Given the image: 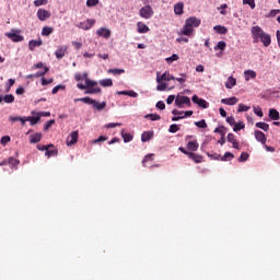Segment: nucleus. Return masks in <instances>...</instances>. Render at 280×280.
<instances>
[{"mask_svg": "<svg viewBox=\"0 0 280 280\" xmlns=\"http://www.w3.org/2000/svg\"><path fill=\"white\" fill-rule=\"evenodd\" d=\"M54 34V27L51 26H44L42 28V36H51Z\"/></svg>", "mask_w": 280, "mask_h": 280, "instance_id": "nucleus-28", "label": "nucleus"}, {"mask_svg": "<svg viewBox=\"0 0 280 280\" xmlns=\"http://www.w3.org/2000/svg\"><path fill=\"white\" fill-rule=\"evenodd\" d=\"M195 126H197V128H207V120L201 119L199 121H196Z\"/></svg>", "mask_w": 280, "mask_h": 280, "instance_id": "nucleus-49", "label": "nucleus"}, {"mask_svg": "<svg viewBox=\"0 0 280 280\" xmlns=\"http://www.w3.org/2000/svg\"><path fill=\"white\" fill-rule=\"evenodd\" d=\"M165 89H167V83H159V85L156 86L158 91H165Z\"/></svg>", "mask_w": 280, "mask_h": 280, "instance_id": "nucleus-61", "label": "nucleus"}, {"mask_svg": "<svg viewBox=\"0 0 280 280\" xmlns=\"http://www.w3.org/2000/svg\"><path fill=\"white\" fill-rule=\"evenodd\" d=\"M14 79H9L8 83H7V93H10V89H12V86H14Z\"/></svg>", "mask_w": 280, "mask_h": 280, "instance_id": "nucleus-54", "label": "nucleus"}, {"mask_svg": "<svg viewBox=\"0 0 280 280\" xmlns=\"http://www.w3.org/2000/svg\"><path fill=\"white\" fill-rule=\"evenodd\" d=\"M148 161H154V154L153 153H149L143 158V160H142L143 167H145V164L148 163Z\"/></svg>", "mask_w": 280, "mask_h": 280, "instance_id": "nucleus-37", "label": "nucleus"}, {"mask_svg": "<svg viewBox=\"0 0 280 280\" xmlns=\"http://www.w3.org/2000/svg\"><path fill=\"white\" fill-rule=\"evenodd\" d=\"M80 25L82 30H91L95 25V20H88L86 23H81Z\"/></svg>", "mask_w": 280, "mask_h": 280, "instance_id": "nucleus-29", "label": "nucleus"}, {"mask_svg": "<svg viewBox=\"0 0 280 280\" xmlns=\"http://www.w3.org/2000/svg\"><path fill=\"white\" fill-rule=\"evenodd\" d=\"M237 102H240V98H237L235 96L221 100V104H225L226 106H235V104H237Z\"/></svg>", "mask_w": 280, "mask_h": 280, "instance_id": "nucleus-14", "label": "nucleus"}, {"mask_svg": "<svg viewBox=\"0 0 280 280\" xmlns=\"http://www.w3.org/2000/svg\"><path fill=\"white\" fill-rule=\"evenodd\" d=\"M200 23H201L200 19L196 16H190L186 19L185 25L180 30V34L183 36H189V37L194 36V27H200Z\"/></svg>", "mask_w": 280, "mask_h": 280, "instance_id": "nucleus-1", "label": "nucleus"}, {"mask_svg": "<svg viewBox=\"0 0 280 280\" xmlns=\"http://www.w3.org/2000/svg\"><path fill=\"white\" fill-rule=\"evenodd\" d=\"M139 16L147 20L152 19L154 16V10L150 4H147L139 10Z\"/></svg>", "mask_w": 280, "mask_h": 280, "instance_id": "nucleus-4", "label": "nucleus"}, {"mask_svg": "<svg viewBox=\"0 0 280 280\" xmlns=\"http://www.w3.org/2000/svg\"><path fill=\"white\" fill-rule=\"evenodd\" d=\"M100 3V0H86L88 8H95Z\"/></svg>", "mask_w": 280, "mask_h": 280, "instance_id": "nucleus-52", "label": "nucleus"}, {"mask_svg": "<svg viewBox=\"0 0 280 280\" xmlns=\"http://www.w3.org/2000/svg\"><path fill=\"white\" fill-rule=\"evenodd\" d=\"M144 117L145 119H150L151 121H161V115L159 114H148Z\"/></svg>", "mask_w": 280, "mask_h": 280, "instance_id": "nucleus-31", "label": "nucleus"}, {"mask_svg": "<svg viewBox=\"0 0 280 280\" xmlns=\"http://www.w3.org/2000/svg\"><path fill=\"white\" fill-rule=\"evenodd\" d=\"M185 4L183 2H178L174 5V12L177 16H182L184 14Z\"/></svg>", "mask_w": 280, "mask_h": 280, "instance_id": "nucleus-20", "label": "nucleus"}, {"mask_svg": "<svg viewBox=\"0 0 280 280\" xmlns=\"http://www.w3.org/2000/svg\"><path fill=\"white\" fill-rule=\"evenodd\" d=\"M7 38H10L13 43H21L24 40V37L21 35V31L19 30H11L10 33H4Z\"/></svg>", "mask_w": 280, "mask_h": 280, "instance_id": "nucleus-5", "label": "nucleus"}, {"mask_svg": "<svg viewBox=\"0 0 280 280\" xmlns=\"http://www.w3.org/2000/svg\"><path fill=\"white\" fill-rule=\"evenodd\" d=\"M51 82H54V79H45L42 78V86H47V84H51Z\"/></svg>", "mask_w": 280, "mask_h": 280, "instance_id": "nucleus-59", "label": "nucleus"}, {"mask_svg": "<svg viewBox=\"0 0 280 280\" xmlns=\"http://www.w3.org/2000/svg\"><path fill=\"white\" fill-rule=\"evenodd\" d=\"M214 132H218L219 135H222V137H224V126L217 127L214 129Z\"/></svg>", "mask_w": 280, "mask_h": 280, "instance_id": "nucleus-62", "label": "nucleus"}, {"mask_svg": "<svg viewBox=\"0 0 280 280\" xmlns=\"http://www.w3.org/2000/svg\"><path fill=\"white\" fill-rule=\"evenodd\" d=\"M249 154L246 152H242L241 156L238 158L240 163H244L247 159H249Z\"/></svg>", "mask_w": 280, "mask_h": 280, "instance_id": "nucleus-50", "label": "nucleus"}, {"mask_svg": "<svg viewBox=\"0 0 280 280\" xmlns=\"http://www.w3.org/2000/svg\"><path fill=\"white\" fill-rule=\"evenodd\" d=\"M48 148H54V144H48V145H37V150H39L40 152H47Z\"/></svg>", "mask_w": 280, "mask_h": 280, "instance_id": "nucleus-53", "label": "nucleus"}, {"mask_svg": "<svg viewBox=\"0 0 280 280\" xmlns=\"http://www.w3.org/2000/svg\"><path fill=\"white\" fill-rule=\"evenodd\" d=\"M2 100L5 104H13L14 96L12 94H7L2 97Z\"/></svg>", "mask_w": 280, "mask_h": 280, "instance_id": "nucleus-36", "label": "nucleus"}, {"mask_svg": "<svg viewBox=\"0 0 280 280\" xmlns=\"http://www.w3.org/2000/svg\"><path fill=\"white\" fill-rule=\"evenodd\" d=\"M244 128H246V125H244V122L241 121L237 124L235 122L233 130H234V132H240V130H244Z\"/></svg>", "mask_w": 280, "mask_h": 280, "instance_id": "nucleus-35", "label": "nucleus"}, {"mask_svg": "<svg viewBox=\"0 0 280 280\" xmlns=\"http://www.w3.org/2000/svg\"><path fill=\"white\" fill-rule=\"evenodd\" d=\"M58 155V150L48 148L45 152V156L50 159V156H57Z\"/></svg>", "mask_w": 280, "mask_h": 280, "instance_id": "nucleus-32", "label": "nucleus"}, {"mask_svg": "<svg viewBox=\"0 0 280 280\" xmlns=\"http://www.w3.org/2000/svg\"><path fill=\"white\" fill-rule=\"evenodd\" d=\"M198 148H200V144H198V140L189 141L187 143V150L190 152H198Z\"/></svg>", "mask_w": 280, "mask_h": 280, "instance_id": "nucleus-21", "label": "nucleus"}, {"mask_svg": "<svg viewBox=\"0 0 280 280\" xmlns=\"http://www.w3.org/2000/svg\"><path fill=\"white\" fill-rule=\"evenodd\" d=\"M108 138L100 136L97 139L93 140L92 143H102V141H107Z\"/></svg>", "mask_w": 280, "mask_h": 280, "instance_id": "nucleus-60", "label": "nucleus"}, {"mask_svg": "<svg viewBox=\"0 0 280 280\" xmlns=\"http://www.w3.org/2000/svg\"><path fill=\"white\" fill-rule=\"evenodd\" d=\"M8 163L11 167H16V165H19V163H21V162L15 158H10Z\"/></svg>", "mask_w": 280, "mask_h": 280, "instance_id": "nucleus-46", "label": "nucleus"}, {"mask_svg": "<svg viewBox=\"0 0 280 280\" xmlns=\"http://www.w3.org/2000/svg\"><path fill=\"white\" fill-rule=\"evenodd\" d=\"M54 124H56V120H54V119L48 120V121L44 125V130H49V129L54 126Z\"/></svg>", "mask_w": 280, "mask_h": 280, "instance_id": "nucleus-51", "label": "nucleus"}, {"mask_svg": "<svg viewBox=\"0 0 280 280\" xmlns=\"http://www.w3.org/2000/svg\"><path fill=\"white\" fill-rule=\"evenodd\" d=\"M228 141L229 143H232V148H234L235 150H240V142H237V139L233 133L228 135Z\"/></svg>", "mask_w": 280, "mask_h": 280, "instance_id": "nucleus-16", "label": "nucleus"}, {"mask_svg": "<svg viewBox=\"0 0 280 280\" xmlns=\"http://www.w3.org/2000/svg\"><path fill=\"white\" fill-rule=\"evenodd\" d=\"M27 121H30L31 126H36V124L40 121V117L27 116Z\"/></svg>", "mask_w": 280, "mask_h": 280, "instance_id": "nucleus-34", "label": "nucleus"}, {"mask_svg": "<svg viewBox=\"0 0 280 280\" xmlns=\"http://www.w3.org/2000/svg\"><path fill=\"white\" fill-rule=\"evenodd\" d=\"M235 159V155L231 152H225L224 155L221 156V161H231Z\"/></svg>", "mask_w": 280, "mask_h": 280, "instance_id": "nucleus-39", "label": "nucleus"}, {"mask_svg": "<svg viewBox=\"0 0 280 280\" xmlns=\"http://www.w3.org/2000/svg\"><path fill=\"white\" fill-rule=\"evenodd\" d=\"M78 143V131H72L67 138V145H75Z\"/></svg>", "mask_w": 280, "mask_h": 280, "instance_id": "nucleus-13", "label": "nucleus"}, {"mask_svg": "<svg viewBox=\"0 0 280 280\" xmlns=\"http://www.w3.org/2000/svg\"><path fill=\"white\" fill-rule=\"evenodd\" d=\"M74 102H83V104H91L96 110H104L106 108V102H97L89 96L75 98Z\"/></svg>", "mask_w": 280, "mask_h": 280, "instance_id": "nucleus-3", "label": "nucleus"}, {"mask_svg": "<svg viewBox=\"0 0 280 280\" xmlns=\"http://www.w3.org/2000/svg\"><path fill=\"white\" fill-rule=\"evenodd\" d=\"M137 30L138 34H148V32H150V27H148L143 22L137 23Z\"/></svg>", "mask_w": 280, "mask_h": 280, "instance_id": "nucleus-18", "label": "nucleus"}, {"mask_svg": "<svg viewBox=\"0 0 280 280\" xmlns=\"http://www.w3.org/2000/svg\"><path fill=\"white\" fill-rule=\"evenodd\" d=\"M184 104L186 106H191V100L188 96H180V95H178L175 98V106H177L178 108H183Z\"/></svg>", "mask_w": 280, "mask_h": 280, "instance_id": "nucleus-6", "label": "nucleus"}, {"mask_svg": "<svg viewBox=\"0 0 280 280\" xmlns=\"http://www.w3.org/2000/svg\"><path fill=\"white\" fill-rule=\"evenodd\" d=\"M82 79L85 80L88 90L85 91L86 95H95V93H102V89L97 88V81H92L89 79V73L81 74Z\"/></svg>", "mask_w": 280, "mask_h": 280, "instance_id": "nucleus-2", "label": "nucleus"}, {"mask_svg": "<svg viewBox=\"0 0 280 280\" xmlns=\"http://www.w3.org/2000/svg\"><path fill=\"white\" fill-rule=\"evenodd\" d=\"M254 113L258 117H264V110L261 109V107H254Z\"/></svg>", "mask_w": 280, "mask_h": 280, "instance_id": "nucleus-56", "label": "nucleus"}, {"mask_svg": "<svg viewBox=\"0 0 280 280\" xmlns=\"http://www.w3.org/2000/svg\"><path fill=\"white\" fill-rule=\"evenodd\" d=\"M0 143H1L2 145H5V144L10 143V137H9V136L2 137V138L0 139Z\"/></svg>", "mask_w": 280, "mask_h": 280, "instance_id": "nucleus-57", "label": "nucleus"}, {"mask_svg": "<svg viewBox=\"0 0 280 280\" xmlns=\"http://www.w3.org/2000/svg\"><path fill=\"white\" fill-rule=\"evenodd\" d=\"M226 121L230 124V126H234L235 125V117L229 116V117H226Z\"/></svg>", "mask_w": 280, "mask_h": 280, "instance_id": "nucleus-64", "label": "nucleus"}, {"mask_svg": "<svg viewBox=\"0 0 280 280\" xmlns=\"http://www.w3.org/2000/svg\"><path fill=\"white\" fill-rule=\"evenodd\" d=\"M171 80H176V78L172 74H170V72H164L161 77H156V82L158 84H161V82H170Z\"/></svg>", "mask_w": 280, "mask_h": 280, "instance_id": "nucleus-8", "label": "nucleus"}, {"mask_svg": "<svg viewBox=\"0 0 280 280\" xmlns=\"http://www.w3.org/2000/svg\"><path fill=\"white\" fill-rule=\"evenodd\" d=\"M243 5H249L252 10L256 8L255 0H243Z\"/></svg>", "mask_w": 280, "mask_h": 280, "instance_id": "nucleus-45", "label": "nucleus"}, {"mask_svg": "<svg viewBox=\"0 0 280 280\" xmlns=\"http://www.w3.org/2000/svg\"><path fill=\"white\" fill-rule=\"evenodd\" d=\"M256 128H260V130L268 132V130H270V125H268V122H256Z\"/></svg>", "mask_w": 280, "mask_h": 280, "instance_id": "nucleus-30", "label": "nucleus"}, {"mask_svg": "<svg viewBox=\"0 0 280 280\" xmlns=\"http://www.w3.org/2000/svg\"><path fill=\"white\" fill-rule=\"evenodd\" d=\"M235 84H237V80L233 77H229L228 81L225 83V89H233V86H235Z\"/></svg>", "mask_w": 280, "mask_h": 280, "instance_id": "nucleus-27", "label": "nucleus"}, {"mask_svg": "<svg viewBox=\"0 0 280 280\" xmlns=\"http://www.w3.org/2000/svg\"><path fill=\"white\" fill-rule=\"evenodd\" d=\"M117 126H121V122H109L105 126V128L107 129L117 128Z\"/></svg>", "mask_w": 280, "mask_h": 280, "instance_id": "nucleus-58", "label": "nucleus"}, {"mask_svg": "<svg viewBox=\"0 0 280 280\" xmlns=\"http://www.w3.org/2000/svg\"><path fill=\"white\" fill-rule=\"evenodd\" d=\"M47 71H49V68L44 67V71L35 73L34 78H43V75H45V73H47Z\"/></svg>", "mask_w": 280, "mask_h": 280, "instance_id": "nucleus-55", "label": "nucleus"}, {"mask_svg": "<svg viewBox=\"0 0 280 280\" xmlns=\"http://www.w3.org/2000/svg\"><path fill=\"white\" fill-rule=\"evenodd\" d=\"M156 108H159L160 110H165V103L163 101L158 102Z\"/></svg>", "mask_w": 280, "mask_h": 280, "instance_id": "nucleus-63", "label": "nucleus"}, {"mask_svg": "<svg viewBox=\"0 0 280 280\" xmlns=\"http://www.w3.org/2000/svg\"><path fill=\"white\" fill-rule=\"evenodd\" d=\"M178 55L173 54L171 57L166 58L165 61L167 62V65H172V62H176V60H178Z\"/></svg>", "mask_w": 280, "mask_h": 280, "instance_id": "nucleus-41", "label": "nucleus"}, {"mask_svg": "<svg viewBox=\"0 0 280 280\" xmlns=\"http://www.w3.org/2000/svg\"><path fill=\"white\" fill-rule=\"evenodd\" d=\"M43 139V133L36 132L30 136V143H39Z\"/></svg>", "mask_w": 280, "mask_h": 280, "instance_id": "nucleus-23", "label": "nucleus"}, {"mask_svg": "<svg viewBox=\"0 0 280 280\" xmlns=\"http://www.w3.org/2000/svg\"><path fill=\"white\" fill-rule=\"evenodd\" d=\"M254 135H255L256 141H259V143H261L262 145H266V141H267L268 139L266 138V133H264V131H261V130H256V131L254 132Z\"/></svg>", "mask_w": 280, "mask_h": 280, "instance_id": "nucleus-11", "label": "nucleus"}, {"mask_svg": "<svg viewBox=\"0 0 280 280\" xmlns=\"http://www.w3.org/2000/svg\"><path fill=\"white\" fill-rule=\"evenodd\" d=\"M154 137V131H144L141 135V141L142 143H147V141H150Z\"/></svg>", "mask_w": 280, "mask_h": 280, "instance_id": "nucleus-22", "label": "nucleus"}, {"mask_svg": "<svg viewBox=\"0 0 280 280\" xmlns=\"http://www.w3.org/2000/svg\"><path fill=\"white\" fill-rule=\"evenodd\" d=\"M37 19H38V21L45 22L48 19H51V12L47 11V9H38L37 10Z\"/></svg>", "mask_w": 280, "mask_h": 280, "instance_id": "nucleus-7", "label": "nucleus"}, {"mask_svg": "<svg viewBox=\"0 0 280 280\" xmlns=\"http://www.w3.org/2000/svg\"><path fill=\"white\" fill-rule=\"evenodd\" d=\"M261 34H265L264 31L261 30V27H259V26L252 27V36H253L255 43H257V40H259Z\"/></svg>", "mask_w": 280, "mask_h": 280, "instance_id": "nucleus-10", "label": "nucleus"}, {"mask_svg": "<svg viewBox=\"0 0 280 280\" xmlns=\"http://www.w3.org/2000/svg\"><path fill=\"white\" fill-rule=\"evenodd\" d=\"M250 110V106L244 105V104H238V109L237 113H246Z\"/></svg>", "mask_w": 280, "mask_h": 280, "instance_id": "nucleus-42", "label": "nucleus"}, {"mask_svg": "<svg viewBox=\"0 0 280 280\" xmlns=\"http://www.w3.org/2000/svg\"><path fill=\"white\" fill-rule=\"evenodd\" d=\"M269 118L272 119V121H279L280 119L279 112L275 108L269 109Z\"/></svg>", "mask_w": 280, "mask_h": 280, "instance_id": "nucleus-24", "label": "nucleus"}, {"mask_svg": "<svg viewBox=\"0 0 280 280\" xmlns=\"http://www.w3.org/2000/svg\"><path fill=\"white\" fill-rule=\"evenodd\" d=\"M215 51L220 49L221 51H224L226 49V42H219L218 45L214 47Z\"/></svg>", "mask_w": 280, "mask_h": 280, "instance_id": "nucleus-44", "label": "nucleus"}, {"mask_svg": "<svg viewBox=\"0 0 280 280\" xmlns=\"http://www.w3.org/2000/svg\"><path fill=\"white\" fill-rule=\"evenodd\" d=\"M244 73H245L246 82H248L250 80V78L253 80H255V78H257V72H255V70H246Z\"/></svg>", "mask_w": 280, "mask_h": 280, "instance_id": "nucleus-26", "label": "nucleus"}, {"mask_svg": "<svg viewBox=\"0 0 280 280\" xmlns=\"http://www.w3.org/2000/svg\"><path fill=\"white\" fill-rule=\"evenodd\" d=\"M215 32H218V34H226V32H229V30L225 26H221V25H217L214 26Z\"/></svg>", "mask_w": 280, "mask_h": 280, "instance_id": "nucleus-40", "label": "nucleus"}, {"mask_svg": "<svg viewBox=\"0 0 280 280\" xmlns=\"http://www.w3.org/2000/svg\"><path fill=\"white\" fill-rule=\"evenodd\" d=\"M97 36H102L103 38H110V30L106 27H101L96 31Z\"/></svg>", "mask_w": 280, "mask_h": 280, "instance_id": "nucleus-17", "label": "nucleus"}, {"mask_svg": "<svg viewBox=\"0 0 280 280\" xmlns=\"http://www.w3.org/2000/svg\"><path fill=\"white\" fill-rule=\"evenodd\" d=\"M260 40H261L264 47H270V44L272 43V38L267 33L261 34Z\"/></svg>", "mask_w": 280, "mask_h": 280, "instance_id": "nucleus-15", "label": "nucleus"}, {"mask_svg": "<svg viewBox=\"0 0 280 280\" xmlns=\"http://www.w3.org/2000/svg\"><path fill=\"white\" fill-rule=\"evenodd\" d=\"M194 104H197V106H200V108H209V103H207L206 100L198 97V95L192 96Z\"/></svg>", "mask_w": 280, "mask_h": 280, "instance_id": "nucleus-9", "label": "nucleus"}, {"mask_svg": "<svg viewBox=\"0 0 280 280\" xmlns=\"http://www.w3.org/2000/svg\"><path fill=\"white\" fill-rule=\"evenodd\" d=\"M48 0H35L34 5L35 8H40V5H47Z\"/></svg>", "mask_w": 280, "mask_h": 280, "instance_id": "nucleus-48", "label": "nucleus"}, {"mask_svg": "<svg viewBox=\"0 0 280 280\" xmlns=\"http://www.w3.org/2000/svg\"><path fill=\"white\" fill-rule=\"evenodd\" d=\"M40 45H43V40L38 39V40H30L28 42V48L31 49V51H34V49H36V47H40Z\"/></svg>", "mask_w": 280, "mask_h": 280, "instance_id": "nucleus-25", "label": "nucleus"}, {"mask_svg": "<svg viewBox=\"0 0 280 280\" xmlns=\"http://www.w3.org/2000/svg\"><path fill=\"white\" fill-rule=\"evenodd\" d=\"M107 73H113V75H121V73H126L124 69H109Z\"/></svg>", "mask_w": 280, "mask_h": 280, "instance_id": "nucleus-38", "label": "nucleus"}, {"mask_svg": "<svg viewBox=\"0 0 280 280\" xmlns=\"http://www.w3.org/2000/svg\"><path fill=\"white\" fill-rule=\"evenodd\" d=\"M121 137L125 141V143H130V141H132V136L130 133H121Z\"/></svg>", "mask_w": 280, "mask_h": 280, "instance_id": "nucleus-47", "label": "nucleus"}, {"mask_svg": "<svg viewBox=\"0 0 280 280\" xmlns=\"http://www.w3.org/2000/svg\"><path fill=\"white\" fill-rule=\"evenodd\" d=\"M67 46H59L58 49L55 51V56L57 60H62L65 58V55L67 54Z\"/></svg>", "mask_w": 280, "mask_h": 280, "instance_id": "nucleus-12", "label": "nucleus"}, {"mask_svg": "<svg viewBox=\"0 0 280 280\" xmlns=\"http://www.w3.org/2000/svg\"><path fill=\"white\" fill-rule=\"evenodd\" d=\"M98 84L104 88L113 86V79H103V80L98 81Z\"/></svg>", "mask_w": 280, "mask_h": 280, "instance_id": "nucleus-33", "label": "nucleus"}, {"mask_svg": "<svg viewBox=\"0 0 280 280\" xmlns=\"http://www.w3.org/2000/svg\"><path fill=\"white\" fill-rule=\"evenodd\" d=\"M178 130H180V127L176 124L171 125L170 128H168V132H171L173 135L178 132Z\"/></svg>", "mask_w": 280, "mask_h": 280, "instance_id": "nucleus-43", "label": "nucleus"}, {"mask_svg": "<svg viewBox=\"0 0 280 280\" xmlns=\"http://www.w3.org/2000/svg\"><path fill=\"white\" fill-rule=\"evenodd\" d=\"M188 159H191L194 163H202V161H205V158H202V155L194 152L188 153Z\"/></svg>", "mask_w": 280, "mask_h": 280, "instance_id": "nucleus-19", "label": "nucleus"}]
</instances>
